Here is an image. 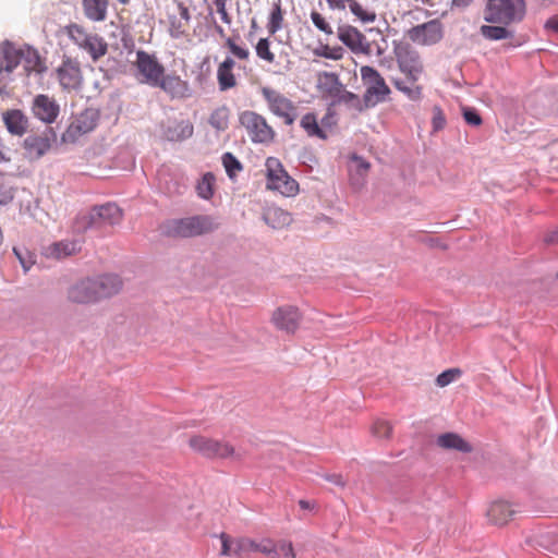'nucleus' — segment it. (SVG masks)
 I'll return each mask as SVG.
<instances>
[{
  "label": "nucleus",
  "instance_id": "46",
  "mask_svg": "<svg viewBox=\"0 0 558 558\" xmlns=\"http://www.w3.org/2000/svg\"><path fill=\"white\" fill-rule=\"evenodd\" d=\"M13 253L19 259L24 271L27 272L34 264L33 256L28 250L23 247H13Z\"/></svg>",
  "mask_w": 558,
  "mask_h": 558
},
{
  "label": "nucleus",
  "instance_id": "51",
  "mask_svg": "<svg viewBox=\"0 0 558 558\" xmlns=\"http://www.w3.org/2000/svg\"><path fill=\"white\" fill-rule=\"evenodd\" d=\"M186 25L187 24H184V22L179 20L177 16H172L170 19V28H169L171 37H173V38L181 37L185 32Z\"/></svg>",
  "mask_w": 558,
  "mask_h": 558
},
{
  "label": "nucleus",
  "instance_id": "12",
  "mask_svg": "<svg viewBox=\"0 0 558 558\" xmlns=\"http://www.w3.org/2000/svg\"><path fill=\"white\" fill-rule=\"evenodd\" d=\"M99 119V113L95 109H86L68 126L62 134V142L74 143L78 136L92 132Z\"/></svg>",
  "mask_w": 558,
  "mask_h": 558
},
{
  "label": "nucleus",
  "instance_id": "58",
  "mask_svg": "<svg viewBox=\"0 0 558 558\" xmlns=\"http://www.w3.org/2000/svg\"><path fill=\"white\" fill-rule=\"evenodd\" d=\"M160 190L166 193V194H169V195H172L174 193L178 192L179 190V186L177 183H173V184H168L166 183V185L163 186L162 185V181L160 180V185H159Z\"/></svg>",
  "mask_w": 558,
  "mask_h": 558
},
{
  "label": "nucleus",
  "instance_id": "45",
  "mask_svg": "<svg viewBox=\"0 0 558 558\" xmlns=\"http://www.w3.org/2000/svg\"><path fill=\"white\" fill-rule=\"evenodd\" d=\"M282 12L279 4H276L274 10L270 13L269 22L267 25L268 32L270 34L277 33L281 28L282 23Z\"/></svg>",
  "mask_w": 558,
  "mask_h": 558
},
{
  "label": "nucleus",
  "instance_id": "2",
  "mask_svg": "<svg viewBox=\"0 0 558 558\" xmlns=\"http://www.w3.org/2000/svg\"><path fill=\"white\" fill-rule=\"evenodd\" d=\"M526 14L524 0H488L485 21L510 25L523 21Z\"/></svg>",
  "mask_w": 558,
  "mask_h": 558
},
{
  "label": "nucleus",
  "instance_id": "42",
  "mask_svg": "<svg viewBox=\"0 0 558 558\" xmlns=\"http://www.w3.org/2000/svg\"><path fill=\"white\" fill-rule=\"evenodd\" d=\"M461 374L462 372L459 368H449L437 376L436 384L439 387H446L456 381L461 376Z\"/></svg>",
  "mask_w": 558,
  "mask_h": 558
},
{
  "label": "nucleus",
  "instance_id": "37",
  "mask_svg": "<svg viewBox=\"0 0 558 558\" xmlns=\"http://www.w3.org/2000/svg\"><path fill=\"white\" fill-rule=\"evenodd\" d=\"M301 126L306 131L310 136H317L326 140L327 134L323 131L313 113H306L301 120Z\"/></svg>",
  "mask_w": 558,
  "mask_h": 558
},
{
  "label": "nucleus",
  "instance_id": "8",
  "mask_svg": "<svg viewBox=\"0 0 558 558\" xmlns=\"http://www.w3.org/2000/svg\"><path fill=\"white\" fill-rule=\"evenodd\" d=\"M262 95L271 113L281 118L287 125L294 123L296 119V108L289 98L270 87H263Z\"/></svg>",
  "mask_w": 558,
  "mask_h": 558
},
{
  "label": "nucleus",
  "instance_id": "61",
  "mask_svg": "<svg viewBox=\"0 0 558 558\" xmlns=\"http://www.w3.org/2000/svg\"><path fill=\"white\" fill-rule=\"evenodd\" d=\"M545 27L549 31H553L555 33H558V19L556 17H551L549 19L546 24H545Z\"/></svg>",
  "mask_w": 558,
  "mask_h": 558
},
{
  "label": "nucleus",
  "instance_id": "15",
  "mask_svg": "<svg viewBox=\"0 0 558 558\" xmlns=\"http://www.w3.org/2000/svg\"><path fill=\"white\" fill-rule=\"evenodd\" d=\"M339 40L354 53L368 54L371 51L369 43L365 36L351 25H340L337 29Z\"/></svg>",
  "mask_w": 558,
  "mask_h": 558
},
{
  "label": "nucleus",
  "instance_id": "32",
  "mask_svg": "<svg viewBox=\"0 0 558 558\" xmlns=\"http://www.w3.org/2000/svg\"><path fill=\"white\" fill-rule=\"evenodd\" d=\"M216 178L211 172H206L196 184L197 195L203 199H209L215 192Z\"/></svg>",
  "mask_w": 558,
  "mask_h": 558
},
{
  "label": "nucleus",
  "instance_id": "52",
  "mask_svg": "<svg viewBox=\"0 0 558 558\" xmlns=\"http://www.w3.org/2000/svg\"><path fill=\"white\" fill-rule=\"evenodd\" d=\"M432 123H433V130L435 132L442 130L446 125L445 114H444L442 110L440 109V107H438V106H435L433 108Z\"/></svg>",
  "mask_w": 558,
  "mask_h": 558
},
{
  "label": "nucleus",
  "instance_id": "56",
  "mask_svg": "<svg viewBox=\"0 0 558 558\" xmlns=\"http://www.w3.org/2000/svg\"><path fill=\"white\" fill-rule=\"evenodd\" d=\"M353 161L356 163V171L363 175L369 169V163L361 157L353 156Z\"/></svg>",
  "mask_w": 558,
  "mask_h": 558
},
{
  "label": "nucleus",
  "instance_id": "50",
  "mask_svg": "<svg viewBox=\"0 0 558 558\" xmlns=\"http://www.w3.org/2000/svg\"><path fill=\"white\" fill-rule=\"evenodd\" d=\"M258 551L268 555L271 558H278V547L271 539H263L258 542Z\"/></svg>",
  "mask_w": 558,
  "mask_h": 558
},
{
  "label": "nucleus",
  "instance_id": "62",
  "mask_svg": "<svg viewBox=\"0 0 558 558\" xmlns=\"http://www.w3.org/2000/svg\"><path fill=\"white\" fill-rule=\"evenodd\" d=\"M545 241L547 243H557L558 242V229L549 232L546 235Z\"/></svg>",
  "mask_w": 558,
  "mask_h": 558
},
{
  "label": "nucleus",
  "instance_id": "36",
  "mask_svg": "<svg viewBox=\"0 0 558 558\" xmlns=\"http://www.w3.org/2000/svg\"><path fill=\"white\" fill-rule=\"evenodd\" d=\"M209 123L217 131L227 130L229 125V109L223 106L214 110L210 114Z\"/></svg>",
  "mask_w": 558,
  "mask_h": 558
},
{
  "label": "nucleus",
  "instance_id": "38",
  "mask_svg": "<svg viewBox=\"0 0 558 558\" xmlns=\"http://www.w3.org/2000/svg\"><path fill=\"white\" fill-rule=\"evenodd\" d=\"M350 11L363 23H373L376 20L374 11H367L356 0H348Z\"/></svg>",
  "mask_w": 558,
  "mask_h": 558
},
{
  "label": "nucleus",
  "instance_id": "27",
  "mask_svg": "<svg viewBox=\"0 0 558 558\" xmlns=\"http://www.w3.org/2000/svg\"><path fill=\"white\" fill-rule=\"evenodd\" d=\"M234 65V60L231 57H227L218 66L217 80L220 90L225 92L236 85L235 77L232 73Z\"/></svg>",
  "mask_w": 558,
  "mask_h": 558
},
{
  "label": "nucleus",
  "instance_id": "25",
  "mask_svg": "<svg viewBox=\"0 0 558 558\" xmlns=\"http://www.w3.org/2000/svg\"><path fill=\"white\" fill-rule=\"evenodd\" d=\"M514 514L507 501L498 500L493 502L487 510L488 520L497 525L506 524Z\"/></svg>",
  "mask_w": 558,
  "mask_h": 558
},
{
  "label": "nucleus",
  "instance_id": "23",
  "mask_svg": "<svg viewBox=\"0 0 558 558\" xmlns=\"http://www.w3.org/2000/svg\"><path fill=\"white\" fill-rule=\"evenodd\" d=\"M98 300L110 298L117 294L123 286L121 278L117 275H104L95 278Z\"/></svg>",
  "mask_w": 558,
  "mask_h": 558
},
{
  "label": "nucleus",
  "instance_id": "9",
  "mask_svg": "<svg viewBox=\"0 0 558 558\" xmlns=\"http://www.w3.org/2000/svg\"><path fill=\"white\" fill-rule=\"evenodd\" d=\"M135 66L141 76V82L151 87H157L159 80L165 74V68L155 54H150L144 50L136 52Z\"/></svg>",
  "mask_w": 558,
  "mask_h": 558
},
{
  "label": "nucleus",
  "instance_id": "26",
  "mask_svg": "<svg viewBox=\"0 0 558 558\" xmlns=\"http://www.w3.org/2000/svg\"><path fill=\"white\" fill-rule=\"evenodd\" d=\"M263 219L272 229H282L292 221L288 211L276 206L267 207L263 214Z\"/></svg>",
  "mask_w": 558,
  "mask_h": 558
},
{
  "label": "nucleus",
  "instance_id": "10",
  "mask_svg": "<svg viewBox=\"0 0 558 558\" xmlns=\"http://www.w3.org/2000/svg\"><path fill=\"white\" fill-rule=\"evenodd\" d=\"M409 40L421 46H433L444 37L442 24L438 20L411 27L405 33Z\"/></svg>",
  "mask_w": 558,
  "mask_h": 558
},
{
  "label": "nucleus",
  "instance_id": "63",
  "mask_svg": "<svg viewBox=\"0 0 558 558\" xmlns=\"http://www.w3.org/2000/svg\"><path fill=\"white\" fill-rule=\"evenodd\" d=\"M217 11H218V13L220 14V17H221V20H222V22H223V23H226V24H230V23H231V17H230V15L228 14V12H227L226 8H223V9H219V10H217Z\"/></svg>",
  "mask_w": 558,
  "mask_h": 558
},
{
  "label": "nucleus",
  "instance_id": "28",
  "mask_svg": "<svg viewBox=\"0 0 558 558\" xmlns=\"http://www.w3.org/2000/svg\"><path fill=\"white\" fill-rule=\"evenodd\" d=\"M436 442L444 449H452L464 453L472 451V446L456 433L441 434Z\"/></svg>",
  "mask_w": 558,
  "mask_h": 558
},
{
  "label": "nucleus",
  "instance_id": "53",
  "mask_svg": "<svg viewBox=\"0 0 558 558\" xmlns=\"http://www.w3.org/2000/svg\"><path fill=\"white\" fill-rule=\"evenodd\" d=\"M219 537L221 539L220 555L233 556L234 539H231V537L226 533H221Z\"/></svg>",
  "mask_w": 558,
  "mask_h": 558
},
{
  "label": "nucleus",
  "instance_id": "59",
  "mask_svg": "<svg viewBox=\"0 0 558 558\" xmlns=\"http://www.w3.org/2000/svg\"><path fill=\"white\" fill-rule=\"evenodd\" d=\"M329 8L332 10H344L348 0H326Z\"/></svg>",
  "mask_w": 558,
  "mask_h": 558
},
{
  "label": "nucleus",
  "instance_id": "43",
  "mask_svg": "<svg viewBox=\"0 0 558 558\" xmlns=\"http://www.w3.org/2000/svg\"><path fill=\"white\" fill-rule=\"evenodd\" d=\"M269 45L270 44L267 38H260L255 47V50L258 58L272 63L275 61V54L270 51Z\"/></svg>",
  "mask_w": 558,
  "mask_h": 558
},
{
  "label": "nucleus",
  "instance_id": "57",
  "mask_svg": "<svg viewBox=\"0 0 558 558\" xmlns=\"http://www.w3.org/2000/svg\"><path fill=\"white\" fill-rule=\"evenodd\" d=\"M325 478L337 486L343 487L345 484L343 477L340 474H327Z\"/></svg>",
  "mask_w": 558,
  "mask_h": 558
},
{
  "label": "nucleus",
  "instance_id": "21",
  "mask_svg": "<svg viewBox=\"0 0 558 558\" xmlns=\"http://www.w3.org/2000/svg\"><path fill=\"white\" fill-rule=\"evenodd\" d=\"M194 128L187 120L169 121L162 131L166 140L171 142H181L193 135Z\"/></svg>",
  "mask_w": 558,
  "mask_h": 558
},
{
  "label": "nucleus",
  "instance_id": "49",
  "mask_svg": "<svg viewBox=\"0 0 558 558\" xmlns=\"http://www.w3.org/2000/svg\"><path fill=\"white\" fill-rule=\"evenodd\" d=\"M462 114L468 124L472 126H478L482 124V118L475 108L462 107Z\"/></svg>",
  "mask_w": 558,
  "mask_h": 558
},
{
  "label": "nucleus",
  "instance_id": "17",
  "mask_svg": "<svg viewBox=\"0 0 558 558\" xmlns=\"http://www.w3.org/2000/svg\"><path fill=\"white\" fill-rule=\"evenodd\" d=\"M56 140L57 135L50 128L44 134L28 135L24 140V148L29 158L39 159L50 149Z\"/></svg>",
  "mask_w": 558,
  "mask_h": 558
},
{
  "label": "nucleus",
  "instance_id": "40",
  "mask_svg": "<svg viewBox=\"0 0 558 558\" xmlns=\"http://www.w3.org/2000/svg\"><path fill=\"white\" fill-rule=\"evenodd\" d=\"M221 159L226 172L230 179H233L236 175V173L242 170L241 162L231 153H225Z\"/></svg>",
  "mask_w": 558,
  "mask_h": 558
},
{
  "label": "nucleus",
  "instance_id": "33",
  "mask_svg": "<svg viewBox=\"0 0 558 558\" xmlns=\"http://www.w3.org/2000/svg\"><path fill=\"white\" fill-rule=\"evenodd\" d=\"M481 34L489 40H500L513 37L512 31L499 25H483L481 27Z\"/></svg>",
  "mask_w": 558,
  "mask_h": 558
},
{
  "label": "nucleus",
  "instance_id": "19",
  "mask_svg": "<svg viewBox=\"0 0 558 558\" xmlns=\"http://www.w3.org/2000/svg\"><path fill=\"white\" fill-rule=\"evenodd\" d=\"M69 299L72 302L87 304L99 301L95 279L87 278L70 288Z\"/></svg>",
  "mask_w": 558,
  "mask_h": 558
},
{
  "label": "nucleus",
  "instance_id": "39",
  "mask_svg": "<svg viewBox=\"0 0 558 558\" xmlns=\"http://www.w3.org/2000/svg\"><path fill=\"white\" fill-rule=\"evenodd\" d=\"M14 198V189L5 173L0 171V206H5Z\"/></svg>",
  "mask_w": 558,
  "mask_h": 558
},
{
  "label": "nucleus",
  "instance_id": "3",
  "mask_svg": "<svg viewBox=\"0 0 558 558\" xmlns=\"http://www.w3.org/2000/svg\"><path fill=\"white\" fill-rule=\"evenodd\" d=\"M121 220L122 210L120 207L113 203H107L93 207L89 213L77 218L76 228L80 231L101 230L118 225Z\"/></svg>",
  "mask_w": 558,
  "mask_h": 558
},
{
  "label": "nucleus",
  "instance_id": "11",
  "mask_svg": "<svg viewBox=\"0 0 558 558\" xmlns=\"http://www.w3.org/2000/svg\"><path fill=\"white\" fill-rule=\"evenodd\" d=\"M69 35L73 41L84 50H86L94 60L99 59L107 52V44L97 35L87 34L77 25L69 28Z\"/></svg>",
  "mask_w": 558,
  "mask_h": 558
},
{
  "label": "nucleus",
  "instance_id": "4",
  "mask_svg": "<svg viewBox=\"0 0 558 558\" xmlns=\"http://www.w3.org/2000/svg\"><path fill=\"white\" fill-rule=\"evenodd\" d=\"M361 80L365 86L363 101L365 107L372 108L387 100L391 90L380 73L369 65L360 69Z\"/></svg>",
  "mask_w": 558,
  "mask_h": 558
},
{
  "label": "nucleus",
  "instance_id": "29",
  "mask_svg": "<svg viewBox=\"0 0 558 558\" xmlns=\"http://www.w3.org/2000/svg\"><path fill=\"white\" fill-rule=\"evenodd\" d=\"M343 84L339 76L332 72H324L318 77V87L322 93L330 98Z\"/></svg>",
  "mask_w": 558,
  "mask_h": 558
},
{
  "label": "nucleus",
  "instance_id": "64",
  "mask_svg": "<svg viewBox=\"0 0 558 558\" xmlns=\"http://www.w3.org/2000/svg\"><path fill=\"white\" fill-rule=\"evenodd\" d=\"M471 2H472V0H453V1H452V4H453L454 7L465 8V7H468Z\"/></svg>",
  "mask_w": 558,
  "mask_h": 558
},
{
  "label": "nucleus",
  "instance_id": "55",
  "mask_svg": "<svg viewBox=\"0 0 558 558\" xmlns=\"http://www.w3.org/2000/svg\"><path fill=\"white\" fill-rule=\"evenodd\" d=\"M278 547V558L280 556L287 557V558H294L295 554L293 550V546L291 542L287 541H280L279 543H276Z\"/></svg>",
  "mask_w": 558,
  "mask_h": 558
},
{
  "label": "nucleus",
  "instance_id": "6",
  "mask_svg": "<svg viewBox=\"0 0 558 558\" xmlns=\"http://www.w3.org/2000/svg\"><path fill=\"white\" fill-rule=\"evenodd\" d=\"M393 53L399 69L408 76L409 81L416 82L422 72V63L417 51L404 41H393Z\"/></svg>",
  "mask_w": 558,
  "mask_h": 558
},
{
  "label": "nucleus",
  "instance_id": "24",
  "mask_svg": "<svg viewBox=\"0 0 558 558\" xmlns=\"http://www.w3.org/2000/svg\"><path fill=\"white\" fill-rule=\"evenodd\" d=\"M3 121L12 135L22 136L27 131L28 119L21 110L13 109L4 112Z\"/></svg>",
  "mask_w": 558,
  "mask_h": 558
},
{
  "label": "nucleus",
  "instance_id": "30",
  "mask_svg": "<svg viewBox=\"0 0 558 558\" xmlns=\"http://www.w3.org/2000/svg\"><path fill=\"white\" fill-rule=\"evenodd\" d=\"M107 0H83L85 14L93 21H102L106 17Z\"/></svg>",
  "mask_w": 558,
  "mask_h": 558
},
{
  "label": "nucleus",
  "instance_id": "60",
  "mask_svg": "<svg viewBox=\"0 0 558 558\" xmlns=\"http://www.w3.org/2000/svg\"><path fill=\"white\" fill-rule=\"evenodd\" d=\"M179 11H180V16L178 17L179 20L183 21L184 24H187L189 21H190V12H189V9L183 7V5H179Z\"/></svg>",
  "mask_w": 558,
  "mask_h": 558
},
{
  "label": "nucleus",
  "instance_id": "54",
  "mask_svg": "<svg viewBox=\"0 0 558 558\" xmlns=\"http://www.w3.org/2000/svg\"><path fill=\"white\" fill-rule=\"evenodd\" d=\"M226 45L228 46V48L230 49V51L232 52V54H234L236 58L239 59H247L248 56H250V52L247 49L245 48H242L240 46H238L233 40L232 38H227V41H226Z\"/></svg>",
  "mask_w": 558,
  "mask_h": 558
},
{
  "label": "nucleus",
  "instance_id": "16",
  "mask_svg": "<svg viewBox=\"0 0 558 558\" xmlns=\"http://www.w3.org/2000/svg\"><path fill=\"white\" fill-rule=\"evenodd\" d=\"M32 112L41 122L51 124L59 116L60 106L48 95L39 94L33 99Z\"/></svg>",
  "mask_w": 558,
  "mask_h": 558
},
{
  "label": "nucleus",
  "instance_id": "47",
  "mask_svg": "<svg viewBox=\"0 0 558 558\" xmlns=\"http://www.w3.org/2000/svg\"><path fill=\"white\" fill-rule=\"evenodd\" d=\"M391 425L384 420H377L372 426V434L377 438H388L391 434Z\"/></svg>",
  "mask_w": 558,
  "mask_h": 558
},
{
  "label": "nucleus",
  "instance_id": "5",
  "mask_svg": "<svg viewBox=\"0 0 558 558\" xmlns=\"http://www.w3.org/2000/svg\"><path fill=\"white\" fill-rule=\"evenodd\" d=\"M266 168L268 189L276 190L288 197L299 192V183L288 174L278 159L268 158Z\"/></svg>",
  "mask_w": 558,
  "mask_h": 558
},
{
  "label": "nucleus",
  "instance_id": "41",
  "mask_svg": "<svg viewBox=\"0 0 558 558\" xmlns=\"http://www.w3.org/2000/svg\"><path fill=\"white\" fill-rule=\"evenodd\" d=\"M314 53L326 59L340 60L343 57L344 50L341 47H330L325 45L317 48Z\"/></svg>",
  "mask_w": 558,
  "mask_h": 558
},
{
  "label": "nucleus",
  "instance_id": "13",
  "mask_svg": "<svg viewBox=\"0 0 558 558\" xmlns=\"http://www.w3.org/2000/svg\"><path fill=\"white\" fill-rule=\"evenodd\" d=\"M56 75L62 89L74 90L81 88L83 76L77 60L70 57L63 58L56 70Z\"/></svg>",
  "mask_w": 558,
  "mask_h": 558
},
{
  "label": "nucleus",
  "instance_id": "35",
  "mask_svg": "<svg viewBox=\"0 0 558 558\" xmlns=\"http://www.w3.org/2000/svg\"><path fill=\"white\" fill-rule=\"evenodd\" d=\"M393 84L396 88L403 93L410 100L417 101L422 98V88L415 85V82L410 81V84H408L405 81L396 80Z\"/></svg>",
  "mask_w": 558,
  "mask_h": 558
},
{
  "label": "nucleus",
  "instance_id": "22",
  "mask_svg": "<svg viewBox=\"0 0 558 558\" xmlns=\"http://www.w3.org/2000/svg\"><path fill=\"white\" fill-rule=\"evenodd\" d=\"M23 52L16 49L11 43L4 41L0 45V73H11L20 64Z\"/></svg>",
  "mask_w": 558,
  "mask_h": 558
},
{
  "label": "nucleus",
  "instance_id": "44",
  "mask_svg": "<svg viewBox=\"0 0 558 558\" xmlns=\"http://www.w3.org/2000/svg\"><path fill=\"white\" fill-rule=\"evenodd\" d=\"M252 539L240 537L234 539L233 556L245 558L251 553Z\"/></svg>",
  "mask_w": 558,
  "mask_h": 558
},
{
  "label": "nucleus",
  "instance_id": "14",
  "mask_svg": "<svg viewBox=\"0 0 558 558\" xmlns=\"http://www.w3.org/2000/svg\"><path fill=\"white\" fill-rule=\"evenodd\" d=\"M190 446L208 458H227L234 453L233 447L229 444L208 439L203 436H194L190 439Z\"/></svg>",
  "mask_w": 558,
  "mask_h": 558
},
{
  "label": "nucleus",
  "instance_id": "20",
  "mask_svg": "<svg viewBox=\"0 0 558 558\" xmlns=\"http://www.w3.org/2000/svg\"><path fill=\"white\" fill-rule=\"evenodd\" d=\"M157 87L170 95L171 98L185 99L192 94L189 83L174 75H162Z\"/></svg>",
  "mask_w": 558,
  "mask_h": 558
},
{
  "label": "nucleus",
  "instance_id": "18",
  "mask_svg": "<svg viewBox=\"0 0 558 558\" xmlns=\"http://www.w3.org/2000/svg\"><path fill=\"white\" fill-rule=\"evenodd\" d=\"M301 317L298 307L286 305L274 312L271 320L278 329L292 333L298 329Z\"/></svg>",
  "mask_w": 558,
  "mask_h": 558
},
{
  "label": "nucleus",
  "instance_id": "34",
  "mask_svg": "<svg viewBox=\"0 0 558 558\" xmlns=\"http://www.w3.org/2000/svg\"><path fill=\"white\" fill-rule=\"evenodd\" d=\"M77 248L76 242L61 241L49 247V254L56 258H63L74 254Z\"/></svg>",
  "mask_w": 558,
  "mask_h": 558
},
{
  "label": "nucleus",
  "instance_id": "7",
  "mask_svg": "<svg viewBox=\"0 0 558 558\" xmlns=\"http://www.w3.org/2000/svg\"><path fill=\"white\" fill-rule=\"evenodd\" d=\"M239 121L254 143H269L275 137L272 128L263 116L255 111H243L239 117Z\"/></svg>",
  "mask_w": 558,
  "mask_h": 558
},
{
  "label": "nucleus",
  "instance_id": "31",
  "mask_svg": "<svg viewBox=\"0 0 558 558\" xmlns=\"http://www.w3.org/2000/svg\"><path fill=\"white\" fill-rule=\"evenodd\" d=\"M330 100L331 106L345 105L350 108H356L360 105L359 96L347 90L343 85L330 97Z\"/></svg>",
  "mask_w": 558,
  "mask_h": 558
},
{
  "label": "nucleus",
  "instance_id": "1",
  "mask_svg": "<svg viewBox=\"0 0 558 558\" xmlns=\"http://www.w3.org/2000/svg\"><path fill=\"white\" fill-rule=\"evenodd\" d=\"M219 227L218 218L211 215H195L170 219L163 223L162 231L172 238H193L214 232Z\"/></svg>",
  "mask_w": 558,
  "mask_h": 558
},
{
  "label": "nucleus",
  "instance_id": "48",
  "mask_svg": "<svg viewBox=\"0 0 558 558\" xmlns=\"http://www.w3.org/2000/svg\"><path fill=\"white\" fill-rule=\"evenodd\" d=\"M311 20H312L313 24L315 25V27L317 29H319L320 32L325 33L326 35L333 34L332 27L325 20V17L317 11H312Z\"/></svg>",
  "mask_w": 558,
  "mask_h": 558
}]
</instances>
